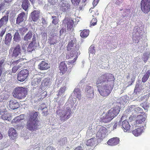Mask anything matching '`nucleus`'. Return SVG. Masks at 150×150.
Returning a JSON list of instances; mask_svg holds the SVG:
<instances>
[{"label": "nucleus", "mask_w": 150, "mask_h": 150, "mask_svg": "<svg viewBox=\"0 0 150 150\" xmlns=\"http://www.w3.org/2000/svg\"><path fill=\"white\" fill-rule=\"evenodd\" d=\"M39 115V113L35 111L29 113L26 125L28 129L33 131L38 129V127L40 125L39 120H38Z\"/></svg>", "instance_id": "1"}, {"label": "nucleus", "mask_w": 150, "mask_h": 150, "mask_svg": "<svg viewBox=\"0 0 150 150\" xmlns=\"http://www.w3.org/2000/svg\"><path fill=\"white\" fill-rule=\"evenodd\" d=\"M120 111L119 106L116 105L109 110L105 115L101 118V121L104 123L110 122L115 117Z\"/></svg>", "instance_id": "2"}, {"label": "nucleus", "mask_w": 150, "mask_h": 150, "mask_svg": "<svg viewBox=\"0 0 150 150\" xmlns=\"http://www.w3.org/2000/svg\"><path fill=\"white\" fill-rule=\"evenodd\" d=\"M115 78L114 76L111 73H105L101 75L96 79L97 85L102 83L106 82V84L114 83Z\"/></svg>", "instance_id": "3"}, {"label": "nucleus", "mask_w": 150, "mask_h": 150, "mask_svg": "<svg viewBox=\"0 0 150 150\" xmlns=\"http://www.w3.org/2000/svg\"><path fill=\"white\" fill-rule=\"evenodd\" d=\"M114 83L105 84L98 89L100 95L103 97H107L111 93L113 88Z\"/></svg>", "instance_id": "4"}, {"label": "nucleus", "mask_w": 150, "mask_h": 150, "mask_svg": "<svg viewBox=\"0 0 150 150\" xmlns=\"http://www.w3.org/2000/svg\"><path fill=\"white\" fill-rule=\"evenodd\" d=\"M27 94V91L25 88L19 87L16 88L13 93V96L19 99H24L26 97Z\"/></svg>", "instance_id": "5"}, {"label": "nucleus", "mask_w": 150, "mask_h": 150, "mask_svg": "<svg viewBox=\"0 0 150 150\" xmlns=\"http://www.w3.org/2000/svg\"><path fill=\"white\" fill-rule=\"evenodd\" d=\"M140 8L142 11L144 13H148L150 10V0H142Z\"/></svg>", "instance_id": "6"}, {"label": "nucleus", "mask_w": 150, "mask_h": 150, "mask_svg": "<svg viewBox=\"0 0 150 150\" xmlns=\"http://www.w3.org/2000/svg\"><path fill=\"white\" fill-rule=\"evenodd\" d=\"M29 75V71L27 69H23L18 73L17 79L20 82L24 81Z\"/></svg>", "instance_id": "7"}, {"label": "nucleus", "mask_w": 150, "mask_h": 150, "mask_svg": "<svg viewBox=\"0 0 150 150\" xmlns=\"http://www.w3.org/2000/svg\"><path fill=\"white\" fill-rule=\"evenodd\" d=\"M107 132L106 128L103 126H101L99 129L96 134V136L98 139H102L106 136V134Z\"/></svg>", "instance_id": "8"}, {"label": "nucleus", "mask_w": 150, "mask_h": 150, "mask_svg": "<svg viewBox=\"0 0 150 150\" xmlns=\"http://www.w3.org/2000/svg\"><path fill=\"white\" fill-rule=\"evenodd\" d=\"M85 93L86 97L88 99H92L94 96V89L92 87L87 86L85 89Z\"/></svg>", "instance_id": "9"}, {"label": "nucleus", "mask_w": 150, "mask_h": 150, "mask_svg": "<svg viewBox=\"0 0 150 150\" xmlns=\"http://www.w3.org/2000/svg\"><path fill=\"white\" fill-rule=\"evenodd\" d=\"M71 114V111L70 108L63 111L62 114L60 116V120L63 121L67 120L69 118Z\"/></svg>", "instance_id": "10"}, {"label": "nucleus", "mask_w": 150, "mask_h": 150, "mask_svg": "<svg viewBox=\"0 0 150 150\" xmlns=\"http://www.w3.org/2000/svg\"><path fill=\"white\" fill-rule=\"evenodd\" d=\"M63 23L67 25V30H70L72 28L74 25V21L71 18H65L63 20Z\"/></svg>", "instance_id": "11"}, {"label": "nucleus", "mask_w": 150, "mask_h": 150, "mask_svg": "<svg viewBox=\"0 0 150 150\" xmlns=\"http://www.w3.org/2000/svg\"><path fill=\"white\" fill-rule=\"evenodd\" d=\"M13 50L11 56L13 57H16L21 53V47L20 45H16L11 50Z\"/></svg>", "instance_id": "12"}, {"label": "nucleus", "mask_w": 150, "mask_h": 150, "mask_svg": "<svg viewBox=\"0 0 150 150\" xmlns=\"http://www.w3.org/2000/svg\"><path fill=\"white\" fill-rule=\"evenodd\" d=\"M25 13L22 12L19 14L16 18V23L17 24L20 25L26 19V16Z\"/></svg>", "instance_id": "13"}, {"label": "nucleus", "mask_w": 150, "mask_h": 150, "mask_svg": "<svg viewBox=\"0 0 150 150\" xmlns=\"http://www.w3.org/2000/svg\"><path fill=\"white\" fill-rule=\"evenodd\" d=\"M79 50L76 47L74 49L71 50H67V53L66 57L67 59H69L75 55L77 56V52Z\"/></svg>", "instance_id": "14"}, {"label": "nucleus", "mask_w": 150, "mask_h": 150, "mask_svg": "<svg viewBox=\"0 0 150 150\" xmlns=\"http://www.w3.org/2000/svg\"><path fill=\"white\" fill-rule=\"evenodd\" d=\"M0 117L4 120H8L10 121L12 119V117H9V115L6 111L4 110L0 109Z\"/></svg>", "instance_id": "15"}, {"label": "nucleus", "mask_w": 150, "mask_h": 150, "mask_svg": "<svg viewBox=\"0 0 150 150\" xmlns=\"http://www.w3.org/2000/svg\"><path fill=\"white\" fill-rule=\"evenodd\" d=\"M60 73L62 74H64L67 70V67L65 61H62L59 65Z\"/></svg>", "instance_id": "16"}, {"label": "nucleus", "mask_w": 150, "mask_h": 150, "mask_svg": "<svg viewBox=\"0 0 150 150\" xmlns=\"http://www.w3.org/2000/svg\"><path fill=\"white\" fill-rule=\"evenodd\" d=\"M120 139L117 137H113L110 139L107 142V144L111 146H115L120 143Z\"/></svg>", "instance_id": "17"}, {"label": "nucleus", "mask_w": 150, "mask_h": 150, "mask_svg": "<svg viewBox=\"0 0 150 150\" xmlns=\"http://www.w3.org/2000/svg\"><path fill=\"white\" fill-rule=\"evenodd\" d=\"M38 67L39 69L41 70H47L50 67L48 64L44 61L41 62L38 65Z\"/></svg>", "instance_id": "18"}, {"label": "nucleus", "mask_w": 150, "mask_h": 150, "mask_svg": "<svg viewBox=\"0 0 150 150\" xmlns=\"http://www.w3.org/2000/svg\"><path fill=\"white\" fill-rule=\"evenodd\" d=\"M24 115L22 114L19 116L16 117L11 121V123L13 124H17L20 123L21 121L24 119Z\"/></svg>", "instance_id": "19"}, {"label": "nucleus", "mask_w": 150, "mask_h": 150, "mask_svg": "<svg viewBox=\"0 0 150 150\" xmlns=\"http://www.w3.org/2000/svg\"><path fill=\"white\" fill-rule=\"evenodd\" d=\"M129 110L132 111H134L136 113H141L142 111V109L139 107H138L136 105H132L127 109Z\"/></svg>", "instance_id": "20"}, {"label": "nucleus", "mask_w": 150, "mask_h": 150, "mask_svg": "<svg viewBox=\"0 0 150 150\" xmlns=\"http://www.w3.org/2000/svg\"><path fill=\"white\" fill-rule=\"evenodd\" d=\"M59 6L60 10L64 12H66L69 8L68 4L64 1L60 3Z\"/></svg>", "instance_id": "21"}, {"label": "nucleus", "mask_w": 150, "mask_h": 150, "mask_svg": "<svg viewBox=\"0 0 150 150\" xmlns=\"http://www.w3.org/2000/svg\"><path fill=\"white\" fill-rule=\"evenodd\" d=\"M8 135L11 139H14L17 136V133L15 129L13 128H10L8 131Z\"/></svg>", "instance_id": "22"}, {"label": "nucleus", "mask_w": 150, "mask_h": 150, "mask_svg": "<svg viewBox=\"0 0 150 150\" xmlns=\"http://www.w3.org/2000/svg\"><path fill=\"white\" fill-rule=\"evenodd\" d=\"M9 105L11 109L14 110L18 108L19 106V103L16 100H11L10 101Z\"/></svg>", "instance_id": "23"}, {"label": "nucleus", "mask_w": 150, "mask_h": 150, "mask_svg": "<svg viewBox=\"0 0 150 150\" xmlns=\"http://www.w3.org/2000/svg\"><path fill=\"white\" fill-rule=\"evenodd\" d=\"M31 17L33 21H37L39 17V13L37 11H34L31 13Z\"/></svg>", "instance_id": "24"}, {"label": "nucleus", "mask_w": 150, "mask_h": 150, "mask_svg": "<svg viewBox=\"0 0 150 150\" xmlns=\"http://www.w3.org/2000/svg\"><path fill=\"white\" fill-rule=\"evenodd\" d=\"M12 36L11 33H7L5 36V38L4 40L5 44L7 45H10L11 41Z\"/></svg>", "instance_id": "25"}, {"label": "nucleus", "mask_w": 150, "mask_h": 150, "mask_svg": "<svg viewBox=\"0 0 150 150\" xmlns=\"http://www.w3.org/2000/svg\"><path fill=\"white\" fill-rule=\"evenodd\" d=\"M122 126L125 132H127L130 129V126L127 120H125L122 122Z\"/></svg>", "instance_id": "26"}, {"label": "nucleus", "mask_w": 150, "mask_h": 150, "mask_svg": "<svg viewBox=\"0 0 150 150\" xmlns=\"http://www.w3.org/2000/svg\"><path fill=\"white\" fill-rule=\"evenodd\" d=\"M30 6L28 0H23L22 2L21 6L25 11H28V8Z\"/></svg>", "instance_id": "27"}, {"label": "nucleus", "mask_w": 150, "mask_h": 150, "mask_svg": "<svg viewBox=\"0 0 150 150\" xmlns=\"http://www.w3.org/2000/svg\"><path fill=\"white\" fill-rule=\"evenodd\" d=\"M8 16H4L0 19V28L4 25H6L8 21Z\"/></svg>", "instance_id": "28"}, {"label": "nucleus", "mask_w": 150, "mask_h": 150, "mask_svg": "<svg viewBox=\"0 0 150 150\" xmlns=\"http://www.w3.org/2000/svg\"><path fill=\"white\" fill-rule=\"evenodd\" d=\"M75 40L73 39L68 42L67 46V50H71L74 49V45L75 43Z\"/></svg>", "instance_id": "29"}, {"label": "nucleus", "mask_w": 150, "mask_h": 150, "mask_svg": "<svg viewBox=\"0 0 150 150\" xmlns=\"http://www.w3.org/2000/svg\"><path fill=\"white\" fill-rule=\"evenodd\" d=\"M145 119L146 118L144 115H138L136 123L137 124H141L145 121Z\"/></svg>", "instance_id": "30"}, {"label": "nucleus", "mask_w": 150, "mask_h": 150, "mask_svg": "<svg viewBox=\"0 0 150 150\" xmlns=\"http://www.w3.org/2000/svg\"><path fill=\"white\" fill-rule=\"evenodd\" d=\"M142 132L143 129L141 127H138L132 131L133 134L135 136H138L140 135Z\"/></svg>", "instance_id": "31"}, {"label": "nucleus", "mask_w": 150, "mask_h": 150, "mask_svg": "<svg viewBox=\"0 0 150 150\" xmlns=\"http://www.w3.org/2000/svg\"><path fill=\"white\" fill-rule=\"evenodd\" d=\"M89 33L88 30L84 29L81 32L80 35L82 38H86L88 35Z\"/></svg>", "instance_id": "32"}, {"label": "nucleus", "mask_w": 150, "mask_h": 150, "mask_svg": "<svg viewBox=\"0 0 150 150\" xmlns=\"http://www.w3.org/2000/svg\"><path fill=\"white\" fill-rule=\"evenodd\" d=\"M150 76V69H149L146 72V73L143 76L142 79V81L144 83L146 81Z\"/></svg>", "instance_id": "33"}, {"label": "nucleus", "mask_w": 150, "mask_h": 150, "mask_svg": "<svg viewBox=\"0 0 150 150\" xmlns=\"http://www.w3.org/2000/svg\"><path fill=\"white\" fill-rule=\"evenodd\" d=\"M32 33L31 32L29 31L28 33L25 36L24 40L26 41H28L30 40L32 37Z\"/></svg>", "instance_id": "34"}, {"label": "nucleus", "mask_w": 150, "mask_h": 150, "mask_svg": "<svg viewBox=\"0 0 150 150\" xmlns=\"http://www.w3.org/2000/svg\"><path fill=\"white\" fill-rule=\"evenodd\" d=\"M73 93L76 98L80 99L81 98V93L80 90L78 88H75Z\"/></svg>", "instance_id": "35"}, {"label": "nucleus", "mask_w": 150, "mask_h": 150, "mask_svg": "<svg viewBox=\"0 0 150 150\" xmlns=\"http://www.w3.org/2000/svg\"><path fill=\"white\" fill-rule=\"evenodd\" d=\"M35 43L33 41L30 42L27 48V50L28 52H31L35 48Z\"/></svg>", "instance_id": "36"}, {"label": "nucleus", "mask_w": 150, "mask_h": 150, "mask_svg": "<svg viewBox=\"0 0 150 150\" xmlns=\"http://www.w3.org/2000/svg\"><path fill=\"white\" fill-rule=\"evenodd\" d=\"M95 141V138H92L88 140L86 144L87 146H92L94 144Z\"/></svg>", "instance_id": "37"}, {"label": "nucleus", "mask_w": 150, "mask_h": 150, "mask_svg": "<svg viewBox=\"0 0 150 150\" xmlns=\"http://www.w3.org/2000/svg\"><path fill=\"white\" fill-rule=\"evenodd\" d=\"M66 87L65 86L61 88L59 90L57 95L58 96H61L64 94L66 90Z\"/></svg>", "instance_id": "38"}, {"label": "nucleus", "mask_w": 150, "mask_h": 150, "mask_svg": "<svg viewBox=\"0 0 150 150\" xmlns=\"http://www.w3.org/2000/svg\"><path fill=\"white\" fill-rule=\"evenodd\" d=\"M50 81V79L48 78H45L42 81V85L43 86H47Z\"/></svg>", "instance_id": "39"}, {"label": "nucleus", "mask_w": 150, "mask_h": 150, "mask_svg": "<svg viewBox=\"0 0 150 150\" xmlns=\"http://www.w3.org/2000/svg\"><path fill=\"white\" fill-rule=\"evenodd\" d=\"M8 98V95L6 93H2L0 95V102L3 101L4 100L7 99Z\"/></svg>", "instance_id": "40"}, {"label": "nucleus", "mask_w": 150, "mask_h": 150, "mask_svg": "<svg viewBox=\"0 0 150 150\" xmlns=\"http://www.w3.org/2000/svg\"><path fill=\"white\" fill-rule=\"evenodd\" d=\"M20 38V36L18 32V31L16 32L15 33L13 38L14 40L17 41L19 40Z\"/></svg>", "instance_id": "41"}, {"label": "nucleus", "mask_w": 150, "mask_h": 150, "mask_svg": "<svg viewBox=\"0 0 150 150\" xmlns=\"http://www.w3.org/2000/svg\"><path fill=\"white\" fill-rule=\"evenodd\" d=\"M95 47L93 45H91L89 49V52L91 54H93L95 52Z\"/></svg>", "instance_id": "42"}, {"label": "nucleus", "mask_w": 150, "mask_h": 150, "mask_svg": "<svg viewBox=\"0 0 150 150\" xmlns=\"http://www.w3.org/2000/svg\"><path fill=\"white\" fill-rule=\"evenodd\" d=\"M78 57L77 56H76L72 60L69 61L68 62L67 64L69 65H73L74 64V63L76 61Z\"/></svg>", "instance_id": "43"}, {"label": "nucleus", "mask_w": 150, "mask_h": 150, "mask_svg": "<svg viewBox=\"0 0 150 150\" xmlns=\"http://www.w3.org/2000/svg\"><path fill=\"white\" fill-rule=\"evenodd\" d=\"M42 113L45 116H47L48 114V111L47 108H42Z\"/></svg>", "instance_id": "44"}, {"label": "nucleus", "mask_w": 150, "mask_h": 150, "mask_svg": "<svg viewBox=\"0 0 150 150\" xmlns=\"http://www.w3.org/2000/svg\"><path fill=\"white\" fill-rule=\"evenodd\" d=\"M97 21L96 19L95 18H93L91 21V25L93 26L95 25L96 24Z\"/></svg>", "instance_id": "45"}, {"label": "nucleus", "mask_w": 150, "mask_h": 150, "mask_svg": "<svg viewBox=\"0 0 150 150\" xmlns=\"http://www.w3.org/2000/svg\"><path fill=\"white\" fill-rule=\"evenodd\" d=\"M143 56L144 57H143V60L145 62H147V60L148 59V58H149L147 53H144V54Z\"/></svg>", "instance_id": "46"}, {"label": "nucleus", "mask_w": 150, "mask_h": 150, "mask_svg": "<svg viewBox=\"0 0 150 150\" xmlns=\"http://www.w3.org/2000/svg\"><path fill=\"white\" fill-rule=\"evenodd\" d=\"M47 92L46 91H45L43 93H42L40 95L41 98H40V99H43L45 98L47 96Z\"/></svg>", "instance_id": "47"}, {"label": "nucleus", "mask_w": 150, "mask_h": 150, "mask_svg": "<svg viewBox=\"0 0 150 150\" xmlns=\"http://www.w3.org/2000/svg\"><path fill=\"white\" fill-rule=\"evenodd\" d=\"M80 0H71L72 3L74 5H77L79 4Z\"/></svg>", "instance_id": "48"}, {"label": "nucleus", "mask_w": 150, "mask_h": 150, "mask_svg": "<svg viewBox=\"0 0 150 150\" xmlns=\"http://www.w3.org/2000/svg\"><path fill=\"white\" fill-rule=\"evenodd\" d=\"M20 68L18 66H14L12 69V71L13 73L16 72Z\"/></svg>", "instance_id": "49"}, {"label": "nucleus", "mask_w": 150, "mask_h": 150, "mask_svg": "<svg viewBox=\"0 0 150 150\" xmlns=\"http://www.w3.org/2000/svg\"><path fill=\"white\" fill-rule=\"evenodd\" d=\"M22 60L20 61V63H18V66L20 68L22 67L24 64H25V62L23 61L24 59L23 58H22Z\"/></svg>", "instance_id": "50"}, {"label": "nucleus", "mask_w": 150, "mask_h": 150, "mask_svg": "<svg viewBox=\"0 0 150 150\" xmlns=\"http://www.w3.org/2000/svg\"><path fill=\"white\" fill-rule=\"evenodd\" d=\"M5 59L3 58L0 59V68H3L2 65L4 63Z\"/></svg>", "instance_id": "51"}, {"label": "nucleus", "mask_w": 150, "mask_h": 150, "mask_svg": "<svg viewBox=\"0 0 150 150\" xmlns=\"http://www.w3.org/2000/svg\"><path fill=\"white\" fill-rule=\"evenodd\" d=\"M22 60V58H20L17 60L14 61L12 62V64L13 65H17V64H18L19 63L20 61H21Z\"/></svg>", "instance_id": "52"}, {"label": "nucleus", "mask_w": 150, "mask_h": 150, "mask_svg": "<svg viewBox=\"0 0 150 150\" xmlns=\"http://www.w3.org/2000/svg\"><path fill=\"white\" fill-rule=\"evenodd\" d=\"M59 19L58 18H54L53 19L52 21V23L54 25L57 24L58 23Z\"/></svg>", "instance_id": "53"}, {"label": "nucleus", "mask_w": 150, "mask_h": 150, "mask_svg": "<svg viewBox=\"0 0 150 150\" xmlns=\"http://www.w3.org/2000/svg\"><path fill=\"white\" fill-rule=\"evenodd\" d=\"M99 1V0H94L93 2V8H94L98 4Z\"/></svg>", "instance_id": "54"}, {"label": "nucleus", "mask_w": 150, "mask_h": 150, "mask_svg": "<svg viewBox=\"0 0 150 150\" xmlns=\"http://www.w3.org/2000/svg\"><path fill=\"white\" fill-rule=\"evenodd\" d=\"M57 42V40H55L54 41H53V40L52 39L50 40L49 43L51 45L56 44Z\"/></svg>", "instance_id": "55"}, {"label": "nucleus", "mask_w": 150, "mask_h": 150, "mask_svg": "<svg viewBox=\"0 0 150 150\" xmlns=\"http://www.w3.org/2000/svg\"><path fill=\"white\" fill-rule=\"evenodd\" d=\"M6 28H4V29H2L1 30V31L0 33V36L1 37H2L3 36L4 34L6 32Z\"/></svg>", "instance_id": "56"}, {"label": "nucleus", "mask_w": 150, "mask_h": 150, "mask_svg": "<svg viewBox=\"0 0 150 150\" xmlns=\"http://www.w3.org/2000/svg\"><path fill=\"white\" fill-rule=\"evenodd\" d=\"M142 106L144 109H146L148 107L147 103H143L142 104Z\"/></svg>", "instance_id": "57"}, {"label": "nucleus", "mask_w": 150, "mask_h": 150, "mask_svg": "<svg viewBox=\"0 0 150 150\" xmlns=\"http://www.w3.org/2000/svg\"><path fill=\"white\" fill-rule=\"evenodd\" d=\"M139 89V86L138 85H137L135 86L134 89V92L137 93V92H139L138 90Z\"/></svg>", "instance_id": "58"}, {"label": "nucleus", "mask_w": 150, "mask_h": 150, "mask_svg": "<svg viewBox=\"0 0 150 150\" xmlns=\"http://www.w3.org/2000/svg\"><path fill=\"white\" fill-rule=\"evenodd\" d=\"M27 47V45L25 43L23 44L22 46V49L24 51H25Z\"/></svg>", "instance_id": "59"}, {"label": "nucleus", "mask_w": 150, "mask_h": 150, "mask_svg": "<svg viewBox=\"0 0 150 150\" xmlns=\"http://www.w3.org/2000/svg\"><path fill=\"white\" fill-rule=\"evenodd\" d=\"M66 30L65 28H62L59 31L60 35H62L66 31Z\"/></svg>", "instance_id": "60"}, {"label": "nucleus", "mask_w": 150, "mask_h": 150, "mask_svg": "<svg viewBox=\"0 0 150 150\" xmlns=\"http://www.w3.org/2000/svg\"><path fill=\"white\" fill-rule=\"evenodd\" d=\"M45 150H56L55 148L51 146H48L47 147Z\"/></svg>", "instance_id": "61"}, {"label": "nucleus", "mask_w": 150, "mask_h": 150, "mask_svg": "<svg viewBox=\"0 0 150 150\" xmlns=\"http://www.w3.org/2000/svg\"><path fill=\"white\" fill-rule=\"evenodd\" d=\"M5 6L4 3H2L0 4V11L4 8Z\"/></svg>", "instance_id": "62"}, {"label": "nucleus", "mask_w": 150, "mask_h": 150, "mask_svg": "<svg viewBox=\"0 0 150 150\" xmlns=\"http://www.w3.org/2000/svg\"><path fill=\"white\" fill-rule=\"evenodd\" d=\"M150 96V93H149L147 95L144 96L143 97H142V98H145L146 99H147Z\"/></svg>", "instance_id": "63"}, {"label": "nucleus", "mask_w": 150, "mask_h": 150, "mask_svg": "<svg viewBox=\"0 0 150 150\" xmlns=\"http://www.w3.org/2000/svg\"><path fill=\"white\" fill-rule=\"evenodd\" d=\"M74 150H83V149L81 146H78Z\"/></svg>", "instance_id": "64"}]
</instances>
